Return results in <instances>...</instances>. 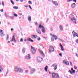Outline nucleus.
I'll return each instance as SVG.
<instances>
[{"mask_svg": "<svg viewBox=\"0 0 78 78\" xmlns=\"http://www.w3.org/2000/svg\"><path fill=\"white\" fill-rule=\"evenodd\" d=\"M70 16H71V17H69L70 19H71V20L73 21L74 23H76V20L75 19V18L74 17V16L72 14H71Z\"/></svg>", "mask_w": 78, "mask_h": 78, "instance_id": "obj_1", "label": "nucleus"}, {"mask_svg": "<svg viewBox=\"0 0 78 78\" xmlns=\"http://www.w3.org/2000/svg\"><path fill=\"white\" fill-rule=\"evenodd\" d=\"M55 51L54 47L52 46H50L49 47V53H51V51L53 52Z\"/></svg>", "mask_w": 78, "mask_h": 78, "instance_id": "obj_2", "label": "nucleus"}, {"mask_svg": "<svg viewBox=\"0 0 78 78\" xmlns=\"http://www.w3.org/2000/svg\"><path fill=\"white\" fill-rule=\"evenodd\" d=\"M31 48L32 50V53L34 55V54H36V49L34 48V47H33L32 46H31Z\"/></svg>", "mask_w": 78, "mask_h": 78, "instance_id": "obj_3", "label": "nucleus"}, {"mask_svg": "<svg viewBox=\"0 0 78 78\" xmlns=\"http://www.w3.org/2000/svg\"><path fill=\"white\" fill-rule=\"evenodd\" d=\"M37 61L38 62H42L43 61V58L40 56H39L37 58Z\"/></svg>", "mask_w": 78, "mask_h": 78, "instance_id": "obj_4", "label": "nucleus"}, {"mask_svg": "<svg viewBox=\"0 0 78 78\" xmlns=\"http://www.w3.org/2000/svg\"><path fill=\"white\" fill-rule=\"evenodd\" d=\"M0 35H1L2 37H3V36H5L4 31L2 30H0Z\"/></svg>", "mask_w": 78, "mask_h": 78, "instance_id": "obj_5", "label": "nucleus"}, {"mask_svg": "<svg viewBox=\"0 0 78 78\" xmlns=\"http://www.w3.org/2000/svg\"><path fill=\"white\" fill-rule=\"evenodd\" d=\"M36 31L38 34H41V30H40V29L39 28H37L36 30Z\"/></svg>", "mask_w": 78, "mask_h": 78, "instance_id": "obj_6", "label": "nucleus"}, {"mask_svg": "<svg viewBox=\"0 0 78 78\" xmlns=\"http://www.w3.org/2000/svg\"><path fill=\"white\" fill-rule=\"evenodd\" d=\"M30 73H31V74H33V73L35 72V69H32L30 68Z\"/></svg>", "mask_w": 78, "mask_h": 78, "instance_id": "obj_7", "label": "nucleus"}, {"mask_svg": "<svg viewBox=\"0 0 78 78\" xmlns=\"http://www.w3.org/2000/svg\"><path fill=\"white\" fill-rule=\"evenodd\" d=\"M71 71L70 70H69V73H70L71 74V75H73V73H75V70Z\"/></svg>", "mask_w": 78, "mask_h": 78, "instance_id": "obj_8", "label": "nucleus"}, {"mask_svg": "<svg viewBox=\"0 0 78 78\" xmlns=\"http://www.w3.org/2000/svg\"><path fill=\"white\" fill-rule=\"evenodd\" d=\"M52 3L55 6H58V3L56 1H52Z\"/></svg>", "mask_w": 78, "mask_h": 78, "instance_id": "obj_9", "label": "nucleus"}, {"mask_svg": "<svg viewBox=\"0 0 78 78\" xmlns=\"http://www.w3.org/2000/svg\"><path fill=\"white\" fill-rule=\"evenodd\" d=\"M52 66L53 67H55L54 69V70H56V69H57V65L55 63L54 64H53Z\"/></svg>", "mask_w": 78, "mask_h": 78, "instance_id": "obj_10", "label": "nucleus"}, {"mask_svg": "<svg viewBox=\"0 0 78 78\" xmlns=\"http://www.w3.org/2000/svg\"><path fill=\"white\" fill-rule=\"evenodd\" d=\"M72 33L73 34V35L74 37H76V36H77V33L74 32V30L73 31Z\"/></svg>", "mask_w": 78, "mask_h": 78, "instance_id": "obj_11", "label": "nucleus"}, {"mask_svg": "<svg viewBox=\"0 0 78 78\" xmlns=\"http://www.w3.org/2000/svg\"><path fill=\"white\" fill-rule=\"evenodd\" d=\"M59 28L60 30H61V31H64V29H63V27L61 25H59Z\"/></svg>", "mask_w": 78, "mask_h": 78, "instance_id": "obj_12", "label": "nucleus"}, {"mask_svg": "<svg viewBox=\"0 0 78 78\" xmlns=\"http://www.w3.org/2000/svg\"><path fill=\"white\" fill-rule=\"evenodd\" d=\"M30 55L28 54L25 57L26 59H28L30 58Z\"/></svg>", "mask_w": 78, "mask_h": 78, "instance_id": "obj_13", "label": "nucleus"}, {"mask_svg": "<svg viewBox=\"0 0 78 78\" xmlns=\"http://www.w3.org/2000/svg\"><path fill=\"white\" fill-rule=\"evenodd\" d=\"M28 20L30 22H31V17L30 16H29L28 17Z\"/></svg>", "mask_w": 78, "mask_h": 78, "instance_id": "obj_14", "label": "nucleus"}, {"mask_svg": "<svg viewBox=\"0 0 78 78\" xmlns=\"http://www.w3.org/2000/svg\"><path fill=\"white\" fill-rule=\"evenodd\" d=\"M75 6H76V4L75 3H73L71 5V6L73 8H75Z\"/></svg>", "mask_w": 78, "mask_h": 78, "instance_id": "obj_15", "label": "nucleus"}, {"mask_svg": "<svg viewBox=\"0 0 78 78\" xmlns=\"http://www.w3.org/2000/svg\"><path fill=\"white\" fill-rule=\"evenodd\" d=\"M52 37H54L55 41H56L57 39H58V37L57 36L55 35H53V36H52Z\"/></svg>", "mask_w": 78, "mask_h": 78, "instance_id": "obj_16", "label": "nucleus"}, {"mask_svg": "<svg viewBox=\"0 0 78 78\" xmlns=\"http://www.w3.org/2000/svg\"><path fill=\"white\" fill-rule=\"evenodd\" d=\"M42 32L43 33H44L45 32V28L44 27H43L41 29Z\"/></svg>", "mask_w": 78, "mask_h": 78, "instance_id": "obj_17", "label": "nucleus"}, {"mask_svg": "<svg viewBox=\"0 0 78 78\" xmlns=\"http://www.w3.org/2000/svg\"><path fill=\"white\" fill-rule=\"evenodd\" d=\"M55 75H56V74L55 73H52V78H55Z\"/></svg>", "mask_w": 78, "mask_h": 78, "instance_id": "obj_18", "label": "nucleus"}, {"mask_svg": "<svg viewBox=\"0 0 78 78\" xmlns=\"http://www.w3.org/2000/svg\"><path fill=\"white\" fill-rule=\"evenodd\" d=\"M25 51H26V49L25 48H23L22 49L23 53H25Z\"/></svg>", "mask_w": 78, "mask_h": 78, "instance_id": "obj_19", "label": "nucleus"}, {"mask_svg": "<svg viewBox=\"0 0 78 78\" xmlns=\"http://www.w3.org/2000/svg\"><path fill=\"white\" fill-rule=\"evenodd\" d=\"M27 40L28 41L31 42H34V41L32 40V39H31L30 38H28L27 39Z\"/></svg>", "mask_w": 78, "mask_h": 78, "instance_id": "obj_20", "label": "nucleus"}, {"mask_svg": "<svg viewBox=\"0 0 78 78\" xmlns=\"http://www.w3.org/2000/svg\"><path fill=\"white\" fill-rule=\"evenodd\" d=\"M18 71H19L20 73H23V70L20 68H19Z\"/></svg>", "mask_w": 78, "mask_h": 78, "instance_id": "obj_21", "label": "nucleus"}, {"mask_svg": "<svg viewBox=\"0 0 78 78\" xmlns=\"http://www.w3.org/2000/svg\"><path fill=\"white\" fill-rule=\"evenodd\" d=\"M44 27L42 25H41V24H40L39 25V26H38V28H42L43 27Z\"/></svg>", "mask_w": 78, "mask_h": 78, "instance_id": "obj_22", "label": "nucleus"}, {"mask_svg": "<svg viewBox=\"0 0 78 78\" xmlns=\"http://www.w3.org/2000/svg\"><path fill=\"white\" fill-rule=\"evenodd\" d=\"M37 37V35H33L32 37V39H34V38H36Z\"/></svg>", "mask_w": 78, "mask_h": 78, "instance_id": "obj_23", "label": "nucleus"}, {"mask_svg": "<svg viewBox=\"0 0 78 78\" xmlns=\"http://www.w3.org/2000/svg\"><path fill=\"white\" fill-rule=\"evenodd\" d=\"M72 0H67V2H71V1H72ZM73 2H74L75 3H76V0H73Z\"/></svg>", "mask_w": 78, "mask_h": 78, "instance_id": "obj_24", "label": "nucleus"}, {"mask_svg": "<svg viewBox=\"0 0 78 78\" xmlns=\"http://www.w3.org/2000/svg\"><path fill=\"white\" fill-rule=\"evenodd\" d=\"M19 68H18L17 67H16L15 68V71L16 72H18V71H19Z\"/></svg>", "mask_w": 78, "mask_h": 78, "instance_id": "obj_25", "label": "nucleus"}, {"mask_svg": "<svg viewBox=\"0 0 78 78\" xmlns=\"http://www.w3.org/2000/svg\"><path fill=\"white\" fill-rule=\"evenodd\" d=\"M48 66H46V67L44 68V70L46 72H47L48 70Z\"/></svg>", "mask_w": 78, "mask_h": 78, "instance_id": "obj_26", "label": "nucleus"}, {"mask_svg": "<svg viewBox=\"0 0 78 78\" xmlns=\"http://www.w3.org/2000/svg\"><path fill=\"white\" fill-rule=\"evenodd\" d=\"M15 35H14L13 36V37L11 40V42H12V41H14V40L15 39Z\"/></svg>", "mask_w": 78, "mask_h": 78, "instance_id": "obj_27", "label": "nucleus"}, {"mask_svg": "<svg viewBox=\"0 0 78 78\" xmlns=\"http://www.w3.org/2000/svg\"><path fill=\"white\" fill-rule=\"evenodd\" d=\"M41 53L42 54V56L43 57H45V54L44 53V52H43V51H41Z\"/></svg>", "mask_w": 78, "mask_h": 78, "instance_id": "obj_28", "label": "nucleus"}, {"mask_svg": "<svg viewBox=\"0 0 78 78\" xmlns=\"http://www.w3.org/2000/svg\"><path fill=\"white\" fill-rule=\"evenodd\" d=\"M13 8H14V9H18V8L17 6H14L13 7Z\"/></svg>", "mask_w": 78, "mask_h": 78, "instance_id": "obj_29", "label": "nucleus"}, {"mask_svg": "<svg viewBox=\"0 0 78 78\" xmlns=\"http://www.w3.org/2000/svg\"><path fill=\"white\" fill-rule=\"evenodd\" d=\"M56 75H57V76L55 77V78H59V74L58 73L56 74Z\"/></svg>", "mask_w": 78, "mask_h": 78, "instance_id": "obj_30", "label": "nucleus"}, {"mask_svg": "<svg viewBox=\"0 0 78 78\" xmlns=\"http://www.w3.org/2000/svg\"><path fill=\"white\" fill-rule=\"evenodd\" d=\"M10 2L12 4L14 5V2L12 0H11Z\"/></svg>", "mask_w": 78, "mask_h": 78, "instance_id": "obj_31", "label": "nucleus"}, {"mask_svg": "<svg viewBox=\"0 0 78 78\" xmlns=\"http://www.w3.org/2000/svg\"><path fill=\"white\" fill-rule=\"evenodd\" d=\"M37 40H38V41H39L40 40H41V37H39L38 38H37Z\"/></svg>", "mask_w": 78, "mask_h": 78, "instance_id": "obj_32", "label": "nucleus"}, {"mask_svg": "<svg viewBox=\"0 0 78 78\" xmlns=\"http://www.w3.org/2000/svg\"><path fill=\"white\" fill-rule=\"evenodd\" d=\"M9 39V35L8 34H7V37H6V40L8 41Z\"/></svg>", "mask_w": 78, "mask_h": 78, "instance_id": "obj_33", "label": "nucleus"}, {"mask_svg": "<svg viewBox=\"0 0 78 78\" xmlns=\"http://www.w3.org/2000/svg\"><path fill=\"white\" fill-rule=\"evenodd\" d=\"M61 49L62 51H64V49L63 48V46L61 47Z\"/></svg>", "mask_w": 78, "mask_h": 78, "instance_id": "obj_34", "label": "nucleus"}, {"mask_svg": "<svg viewBox=\"0 0 78 78\" xmlns=\"http://www.w3.org/2000/svg\"><path fill=\"white\" fill-rule=\"evenodd\" d=\"M8 72H9V71L8 70H7L6 73V74L5 76H6V75H7L8 74Z\"/></svg>", "mask_w": 78, "mask_h": 78, "instance_id": "obj_35", "label": "nucleus"}, {"mask_svg": "<svg viewBox=\"0 0 78 78\" xmlns=\"http://www.w3.org/2000/svg\"><path fill=\"white\" fill-rule=\"evenodd\" d=\"M13 16H15V17H17V15L16 14V13H14L13 14Z\"/></svg>", "mask_w": 78, "mask_h": 78, "instance_id": "obj_36", "label": "nucleus"}, {"mask_svg": "<svg viewBox=\"0 0 78 78\" xmlns=\"http://www.w3.org/2000/svg\"><path fill=\"white\" fill-rule=\"evenodd\" d=\"M66 65H69V62H66V63H65Z\"/></svg>", "mask_w": 78, "mask_h": 78, "instance_id": "obj_37", "label": "nucleus"}, {"mask_svg": "<svg viewBox=\"0 0 78 78\" xmlns=\"http://www.w3.org/2000/svg\"><path fill=\"white\" fill-rule=\"evenodd\" d=\"M28 3L29 4H32V2H31V1H28Z\"/></svg>", "mask_w": 78, "mask_h": 78, "instance_id": "obj_38", "label": "nucleus"}, {"mask_svg": "<svg viewBox=\"0 0 78 78\" xmlns=\"http://www.w3.org/2000/svg\"><path fill=\"white\" fill-rule=\"evenodd\" d=\"M58 54L59 55V56H61V57H62V53H60Z\"/></svg>", "mask_w": 78, "mask_h": 78, "instance_id": "obj_39", "label": "nucleus"}, {"mask_svg": "<svg viewBox=\"0 0 78 78\" xmlns=\"http://www.w3.org/2000/svg\"><path fill=\"white\" fill-rule=\"evenodd\" d=\"M2 5L3 6H5V4H4V1H2Z\"/></svg>", "mask_w": 78, "mask_h": 78, "instance_id": "obj_40", "label": "nucleus"}, {"mask_svg": "<svg viewBox=\"0 0 78 78\" xmlns=\"http://www.w3.org/2000/svg\"><path fill=\"white\" fill-rule=\"evenodd\" d=\"M74 69H77V67L75 66H74Z\"/></svg>", "mask_w": 78, "mask_h": 78, "instance_id": "obj_41", "label": "nucleus"}, {"mask_svg": "<svg viewBox=\"0 0 78 78\" xmlns=\"http://www.w3.org/2000/svg\"><path fill=\"white\" fill-rule=\"evenodd\" d=\"M59 45H60V47H63V46H62V44H61V43H60L59 44Z\"/></svg>", "mask_w": 78, "mask_h": 78, "instance_id": "obj_42", "label": "nucleus"}, {"mask_svg": "<svg viewBox=\"0 0 78 78\" xmlns=\"http://www.w3.org/2000/svg\"><path fill=\"white\" fill-rule=\"evenodd\" d=\"M66 61L65 60H63V63H64V64H66Z\"/></svg>", "mask_w": 78, "mask_h": 78, "instance_id": "obj_43", "label": "nucleus"}, {"mask_svg": "<svg viewBox=\"0 0 78 78\" xmlns=\"http://www.w3.org/2000/svg\"><path fill=\"white\" fill-rule=\"evenodd\" d=\"M76 43H77L78 44V39H77L76 40Z\"/></svg>", "mask_w": 78, "mask_h": 78, "instance_id": "obj_44", "label": "nucleus"}, {"mask_svg": "<svg viewBox=\"0 0 78 78\" xmlns=\"http://www.w3.org/2000/svg\"><path fill=\"white\" fill-rule=\"evenodd\" d=\"M29 7L30 8V9H32V8H31V7L30 5H29Z\"/></svg>", "mask_w": 78, "mask_h": 78, "instance_id": "obj_45", "label": "nucleus"}, {"mask_svg": "<svg viewBox=\"0 0 78 78\" xmlns=\"http://www.w3.org/2000/svg\"><path fill=\"white\" fill-rule=\"evenodd\" d=\"M34 23L35 24V25H36V26L38 25V24H37V22H35Z\"/></svg>", "mask_w": 78, "mask_h": 78, "instance_id": "obj_46", "label": "nucleus"}, {"mask_svg": "<svg viewBox=\"0 0 78 78\" xmlns=\"http://www.w3.org/2000/svg\"><path fill=\"white\" fill-rule=\"evenodd\" d=\"M59 39V40H60V41H62V42H64V41L62 40V39H60V38H59V39Z\"/></svg>", "mask_w": 78, "mask_h": 78, "instance_id": "obj_47", "label": "nucleus"}, {"mask_svg": "<svg viewBox=\"0 0 78 78\" xmlns=\"http://www.w3.org/2000/svg\"><path fill=\"white\" fill-rule=\"evenodd\" d=\"M20 42H23V38H21L20 39Z\"/></svg>", "mask_w": 78, "mask_h": 78, "instance_id": "obj_48", "label": "nucleus"}, {"mask_svg": "<svg viewBox=\"0 0 78 78\" xmlns=\"http://www.w3.org/2000/svg\"><path fill=\"white\" fill-rule=\"evenodd\" d=\"M10 18H11L12 20H14V16L13 17H10Z\"/></svg>", "mask_w": 78, "mask_h": 78, "instance_id": "obj_49", "label": "nucleus"}, {"mask_svg": "<svg viewBox=\"0 0 78 78\" xmlns=\"http://www.w3.org/2000/svg\"><path fill=\"white\" fill-rule=\"evenodd\" d=\"M5 15L6 17H8V16L7 15V14H6V13H5Z\"/></svg>", "mask_w": 78, "mask_h": 78, "instance_id": "obj_50", "label": "nucleus"}, {"mask_svg": "<svg viewBox=\"0 0 78 78\" xmlns=\"http://www.w3.org/2000/svg\"><path fill=\"white\" fill-rule=\"evenodd\" d=\"M51 41H54V39L52 37L51 38Z\"/></svg>", "mask_w": 78, "mask_h": 78, "instance_id": "obj_51", "label": "nucleus"}, {"mask_svg": "<svg viewBox=\"0 0 78 78\" xmlns=\"http://www.w3.org/2000/svg\"><path fill=\"white\" fill-rule=\"evenodd\" d=\"M24 15L22 16V17L23 19H24Z\"/></svg>", "mask_w": 78, "mask_h": 78, "instance_id": "obj_52", "label": "nucleus"}, {"mask_svg": "<svg viewBox=\"0 0 78 78\" xmlns=\"http://www.w3.org/2000/svg\"><path fill=\"white\" fill-rule=\"evenodd\" d=\"M13 41H14V42H15V43H16V40L15 39L13 40Z\"/></svg>", "mask_w": 78, "mask_h": 78, "instance_id": "obj_53", "label": "nucleus"}, {"mask_svg": "<svg viewBox=\"0 0 78 78\" xmlns=\"http://www.w3.org/2000/svg\"><path fill=\"white\" fill-rule=\"evenodd\" d=\"M0 11L1 12H3V9H1L0 10Z\"/></svg>", "mask_w": 78, "mask_h": 78, "instance_id": "obj_54", "label": "nucleus"}, {"mask_svg": "<svg viewBox=\"0 0 78 78\" xmlns=\"http://www.w3.org/2000/svg\"><path fill=\"white\" fill-rule=\"evenodd\" d=\"M73 68H71V71H73V70H74Z\"/></svg>", "mask_w": 78, "mask_h": 78, "instance_id": "obj_55", "label": "nucleus"}, {"mask_svg": "<svg viewBox=\"0 0 78 78\" xmlns=\"http://www.w3.org/2000/svg\"><path fill=\"white\" fill-rule=\"evenodd\" d=\"M70 62L71 66H72V62Z\"/></svg>", "mask_w": 78, "mask_h": 78, "instance_id": "obj_56", "label": "nucleus"}, {"mask_svg": "<svg viewBox=\"0 0 78 78\" xmlns=\"http://www.w3.org/2000/svg\"><path fill=\"white\" fill-rule=\"evenodd\" d=\"M13 30H14V29H13V28H12L11 29V31H13Z\"/></svg>", "mask_w": 78, "mask_h": 78, "instance_id": "obj_57", "label": "nucleus"}, {"mask_svg": "<svg viewBox=\"0 0 78 78\" xmlns=\"http://www.w3.org/2000/svg\"><path fill=\"white\" fill-rule=\"evenodd\" d=\"M24 7L26 8H28V5H27H27H24Z\"/></svg>", "mask_w": 78, "mask_h": 78, "instance_id": "obj_58", "label": "nucleus"}, {"mask_svg": "<svg viewBox=\"0 0 78 78\" xmlns=\"http://www.w3.org/2000/svg\"><path fill=\"white\" fill-rule=\"evenodd\" d=\"M0 68L1 69H3V68H2V66L0 65Z\"/></svg>", "mask_w": 78, "mask_h": 78, "instance_id": "obj_59", "label": "nucleus"}, {"mask_svg": "<svg viewBox=\"0 0 78 78\" xmlns=\"http://www.w3.org/2000/svg\"><path fill=\"white\" fill-rule=\"evenodd\" d=\"M49 18H48L47 19V20L46 21V22H48V20H49Z\"/></svg>", "mask_w": 78, "mask_h": 78, "instance_id": "obj_60", "label": "nucleus"}, {"mask_svg": "<svg viewBox=\"0 0 78 78\" xmlns=\"http://www.w3.org/2000/svg\"><path fill=\"white\" fill-rule=\"evenodd\" d=\"M43 38H44V39H45L46 40H47V37H44Z\"/></svg>", "mask_w": 78, "mask_h": 78, "instance_id": "obj_61", "label": "nucleus"}, {"mask_svg": "<svg viewBox=\"0 0 78 78\" xmlns=\"http://www.w3.org/2000/svg\"><path fill=\"white\" fill-rule=\"evenodd\" d=\"M21 2H23V0H20Z\"/></svg>", "mask_w": 78, "mask_h": 78, "instance_id": "obj_62", "label": "nucleus"}, {"mask_svg": "<svg viewBox=\"0 0 78 78\" xmlns=\"http://www.w3.org/2000/svg\"><path fill=\"white\" fill-rule=\"evenodd\" d=\"M24 41H25H25H27V39H24Z\"/></svg>", "mask_w": 78, "mask_h": 78, "instance_id": "obj_63", "label": "nucleus"}, {"mask_svg": "<svg viewBox=\"0 0 78 78\" xmlns=\"http://www.w3.org/2000/svg\"><path fill=\"white\" fill-rule=\"evenodd\" d=\"M76 55L77 56V57H78V54H76Z\"/></svg>", "mask_w": 78, "mask_h": 78, "instance_id": "obj_64", "label": "nucleus"}]
</instances>
